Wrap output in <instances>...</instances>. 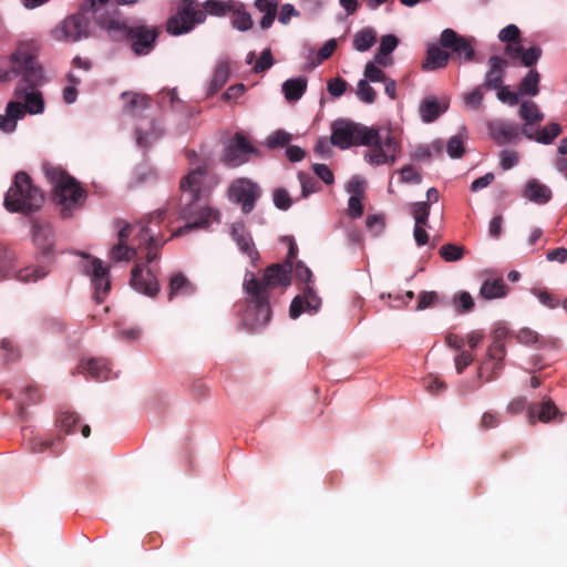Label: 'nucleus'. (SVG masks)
<instances>
[{
  "mask_svg": "<svg viewBox=\"0 0 567 567\" xmlns=\"http://www.w3.org/2000/svg\"><path fill=\"white\" fill-rule=\"evenodd\" d=\"M373 135L372 127L348 121H337L332 125L331 143L346 150L352 145L371 143Z\"/></svg>",
  "mask_w": 567,
  "mask_h": 567,
  "instance_id": "obj_10",
  "label": "nucleus"
},
{
  "mask_svg": "<svg viewBox=\"0 0 567 567\" xmlns=\"http://www.w3.org/2000/svg\"><path fill=\"white\" fill-rule=\"evenodd\" d=\"M291 271L292 265L286 262L269 266L261 280H257L254 272H246L244 289L248 306L243 317L244 326L254 330L269 322L271 317L269 291L277 287H288Z\"/></svg>",
  "mask_w": 567,
  "mask_h": 567,
  "instance_id": "obj_3",
  "label": "nucleus"
},
{
  "mask_svg": "<svg viewBox=\"0 0 567 567\" xmlns=\"http://www.w3.org/2000/svg\"><path fill=\"white\" fill-rule=\"evenodd\" d=\"M33 240L40 249L49 252L53 247V229L49 223L33 221L32 224Z\"/></svg>",
  "mask_w": 567,
  "mask_h": 567,
  "instance_id": "obj_26",
  "label": "nucleus"
},
{
  "mask_svg": "<svg viewBox=\"0 0 567 567\" xmlns=\"http://www.w3.org/2000/svg\"><path fill=\"white\" fill-rule=\"evenodd\" d=\"M449 59V52L440 48L437 44H431L427 48L426 59L423 63V69L426 71L442 69L447 64Z\"/></svg>",
  "mask_w": 567,
  "mask_h": 567,
  "instance_id": "obj_27",
  "label": "nucleus"
},
{
  "mask_svg": "<svg viewBox=\"0 0 567 567\" xmlns=\"http://www.w3.org/2000/svg\"><path fill=\"white\" fill-rule=\"evenodd\" d=\"M81 267L83 272L90 277L94 300L97 303L103 302L111 289L109 267L101 259L89 255H83Z\"/></svg>",
  "mask_w": 567,
  "mask_h": 567,
  "instance_id": "obj_13",
  "label": "nucleus"
},
{
  "mask_svg": "<svg viewBox=\"0 0 567 567\" xmlns=\"http://www.w3.org/2000/svg\"><path fill=\"white\" fill-rule=\"evenodd\" d=\"M522 196L536 205H545L551 200L553 192L546 184L532 178L523 188Z\"/></svg>",
  "mask_w": 567,
  "mask_h": 567,
  "instance_id": "obj_22",
  "label": "nucleus"
},
{
  "mask_svg": "<svg viewBox=\"0 0 567 567\" xmlns=\"http://www.w3.org/2000/svg\"><path fill=\"white\" fill-rule=\"evenodd\" d=\"M231 237L236 241L239 250L247 255L252 261L258 258V251L249 233L246 231L243 223H234L231 226Z\"/></svg>",
  "mask_w": 567,
  "mask_h": 567,
  "instance_id": "obj_24",
  "label": "nucleus"
},
{
  "mask_svg": "<svg viewBox=\"0 0 567 567\" xmlns=\"http://www.w3.org/2000/svg\"><path fill=\"white\" fill-rule=\"evenodd\" d=\"M488 131L498 144H507L517 141L520 136L522 130L516 123L495 120L488 123Z\"/></svg>",
  "mask_w": 567,
  "mask_h": 567,
  "instance_id": "obj_19",
  "label": "nucleus"
},
{
  "mask_svg": "<svg viewBox=\"0 0 567 567\" xmlns=\"http://www.w3.org/2000/svg\"><path fill=\"white\" fill-rule=\"evenodd\" d=\"M506 50L512 58H519L525 66H532L536 64L542 55V50L539 47H532L527 50H524L519 44H508Z\"/></svg>",
  "mask_w": 567,
  "mask_h": 567,
  "instance_id": "obj_29",
  "label": "nucleus"
},
{
  "mask_svg": "<svg viewBox=\"0 0 567 567\" xmlns=\"http://www.w3.org/2000/svg\"><path fill=\"white\" fill-rule=\"evenodd\" d=\"M443 153V142L434 140L429 144L419 145L413 152V157L417 161H424L431 157H439Z\"/></svg>",
  "mask_w": 567,
  "mask_h": 567,
  "instance_id": "obj_37",
  "label": "nucleus"
},
{
  "mask_svg": "<svg viewBox=\"0 0 567 567\" xmlns=\"http://www.w3.org/2000/svg\"><path fill=\"white\" fill-rule=\"evenodd\" d=\"M307 89V79L303 76L288 79L282 84V92L287 101L293 102L302 97Z\"/></svg>",
  "mask_w": 567,
  "mask_h": 567,
  "instance_id": "obj_30",
  "label": "nucleus"
},
{
  "mask_svg": "<svg viewBox=\"0 0 567 567\" xmlns=\"http://www.w3.org/2000/svg\"><path fill=\"white\" fill-rule=\"evenodd\" d=\"M79 369L81 373H85L97 381H106L116 377L105 359H89L83 361Z\"/></svg>",
  "mask_w": 567,
  "mask_h": 567,
  "instance_id": "obj_23",
  "label": "nucleus"
},
{
  "mask_svg": "<svg viewBox=\"0 0 567 567\" xmlns=\"http://www.w3.org/2000/svg\"><path fill=\"white\" fill-rule=\"evenodd\" d=\"M357 95L360 101L372 104L375 101L377 92L365 79L358 82Z\"/></svg>",
  "mask_w": 567,
  "mask_h": 567,
  "instance_id": "obj_45",
  "label": "nucleus"
},
{
  "mask_svg": "<svg viewBox=\"0 0 567 567\" xmlns=\"http://www.w3.org/2000/svg\"><path fill=\"white\" fill-rule=\"evenodd\" d=\"M274 64L272 55L270 49H266L261 52L258 61L254 65V71L256 73L265 72L266 70L270 69Z\"/></svg>",
  "mask_w": 567,
  "mask_h": 567,
  "instance_id": "obj_56",
  "label": "nucleus"
},
{
  "mask_svg": "<svg viewBox=\"0 0 567 567\" xmlns=\"http://www.w3.org/2000/svg\"><path fill=\"white\" fill-rule=\"evenodd\" d=\"M230 74V69L227 62L220 61L212 76L210 83H209V94L215 93L218 91L221 86L225 85V83L228 81Z\"/></svg>",
  "mask_w": 567,
  "mask_h": 567,
  "instance_id": "obj_39",
  "label": "nucleus"
},
{
  "mask_svg": "<svg viewBox=\"0 0 567 567\" xmlns=\"http://www.w3.org/2000/svg\"><path fill=\"white\" fill-rule=\"evenodd\" d=\"M519 95L520 94L518 92H513L507 86H501L497 92L498 100L511 106L518 103Z\"/></svg>",
  "mask_w": 567,
  "mask_h": 567,
  "instance_id": "obj_61",
  "label": "nucleus"
},
{
  "mask_svg": "<svg viewBox=\"0 0 567 567\" xmlns=\"http://www.w3.org/2000/svg\"><path fill=\"white\" fill-rule=\"evenodd\" d=\"M79 416L72 412H63L59 417V427L66 434L75 432V426L79 423Z\"/></svg>",
  "mask_w": 567,
  "mask_h": 567,
  "instance_id": "obj_48",
  "label": "nucleus"
},
{
  "mask_svg": "<svg viewBox=\"0 0 567 567\" xmlns=\"http://www.w3.org/2000/svg\"><path fill=\"white\" fill-rule=\"evenodd\" d=\"M489 70L485 76V86L489 89H499L503 83V69L505 68V60L499 56H492L488 61Z\"/></svg>",
  "mask_w": 567,
  "mask_h": 567,
  "instance_id": "obj_28",
  "label": "nucleus"
},
{
  "mask_svg": "<svg viewBox=\"0 0 567 567\" xmlns=\"http://www.w3.org/2000/svg\"><path fill=\"white\" fill-rule=\"evenodd\" d=\"M425 390L432 394L442 393L445 390V384L437 377L429 375L423 380Z\"/></svg>",
  "mask_w": 567,
  "mask_h": 567,
  "instance_id": "obj_58",
  "label": "nucleus"
},
{
  "mask_svg": "<svg viewBox=\"0 0 567 567\" xmlns=\"http://www.w3.org/2000/svg\"><path fill=\"white\" fill-rule=\"evenodd\" d=\"M69 85L63 90V101L66 104H72L76 101L78 90L76 86L80 84L81 79L78 78L73 72L68 74Z\"/></svg>",
  "mask_w": 567,
  "mask_h": 567,
  "instance_id": "obj_46",
  "label": "nucleus"
},
{
  "mask_svg": "<svg viewBox=\"0 0 567 567\" xmlns=\"http://www.w3.org/2000/svg\"><path fill=\"white\" fill-rule=\"evenodd\" d=\"M131 286L137 292L151 297L155 296L159 289L155 276L141 265H136L132 270Z\"/></svg>",
  "mask_w": 567,
  "mask_h": 567,
  "instance_id": "obj_18",
  "label": "nucleus"
},
{
  "mask_svg": "<svg viewBox=\"0 0 567 567\" xmlns=\"http://www.w3.org/2000/svg\"><path fill=\"white\" fill-rule=\"evenodd\" d=\"M557 413V408L550 400H545L540 405H532L528 409V419L532 423L536 420L548 422Z\"/></svg>",
  "mask_w": 567,
  "mask_h": 567,
  "instance_id": "obj_34",
  "label": "nucleus"
},
{
  "mask_svg": "<svg viewBox=\"0 0 567 567\" xmlns=\"http://www.w3.org/2000/svg\"><path fill=\"white\" fill-rule=\"evenodd\" d=\"M520 31L515 24H508L503 28L498 33V39L502 42H512L519 38Z\"/></svg>",
  "mask_w": 567,
  "mask_h": 567,
  "instance_id": "obj_62",
  "label": "nucleus"
},
{
  "mask_svg": "<svg viewBox=\"0 0 567 567\" xmlns=\"http://www.w3.org/2000/svg\"><path fill=\"white\" fill-rule=\"evenodd\" d=\"M371 143L363 144L369 150L364 153V161L371 166L393 165L401 152V145L389 130L373 128Z\"/></svg>",
  "mask_w": 567,
  "mask_h": 567,
  "instance_id": "obj_9",
  "label": "nucleus"
},
{
  "mask_svg": "<svg viewBox=\"0 0 567 567\" xmlns=\"http://www.w3.org/2000/svg\"><path fill=\"white\" fill-rule=\"evenodd\" d=\"M233 16V27L239 31H247L252 27V20L248 12L244 10L243 3L238 2L237 10H231Z\"/></svg>",
  "mask_w": 567,
  "mask_h": 567,
  "instance_id": "obj_41",
  "label": "nucleus"
},
{
  "mask_svg": "<svg viewBox=\"0 0 567 567\" xmlns=\"http://www.w3.org/2000/svg\"><path fill=\"white\" fill-rule=\"evenodd\" d=\"M447 155L453 158H461L465 152L464 142L460 136H452L446 143Z\"/></svg>",
  "mask_w": 567,
  "mask_h": 567,
  "instance_id": "obj_49",
  "label": "nucleus"
},
{
  "mask_svg": "<svg viewBox=\"0 0 567 567\" xmlns=\"http://www.w3.org/2000/svg\"><path fill=\"white\" fill-rule=\"evenodd\" d=\"M519 343L533 346L543 344V338L534 330L529 328H523L517 332L516 336Z\"/></svg>",
  "mask_w": 567,
  "mask_h": 567,
  "instance_id": "obj_51",
  "label": "nucleus"
},
{
  "mask_svg": "<svg viewBox=\"0 0 567 567\" xmlns=\"http://www.w3.org/2000/svg\"><path fill=\"white\" fill-rule=\"evenodd\" d=\"M48 274L44 267H19L12 252L0 257V280L16 279L20 282H34Z\"/></svg>",
  "mask_w": 567,
  "mask_h": 567,
  "instance_id": "obj_14",
  "label": "nucleus"
},
{
  "mask_svg": "<svg viewBox=\"0 0 567 567\" xmlns=\"http://www.w3.org/2000/svg\"><path fill=\"white\" fill-rule=\"evenodd\" d=\"M449 107L447 101H439L434 96L425 97L419 107L421 120L424 123L434 122Z\"/></svg>",
  "mask_w": 567,
  "mask_h": 567,
  "instance_id": "obj_25",
  "label": "nucleus"
},
{
  "mask_svg": "<svg viewBox=\"0 0 567 567\" xmlns=\"http://www.w3.org/2000/svg\"><path fill=\"white\" fill-rule=\"evenodd\" d=\"M377 42V32L372 28H363L355 32L352 40L353 49L358 52L370 50Z\"/></svg>",
  "mask_w": 567,
  "mask_h": 567,
  "instance_id": "obj_33",
  "label": "nucleus"
},
{
  "mask_svg": "<svg viewBox=\"0 0 567 567\" xmlns=\"http://www.w3.org/2000/svg\"><path fill=\"white\" fill-rule=\"evenodd\" d=\"M44 203L43 193L35 187L24 172L14 176L12 186L4 196V207L10 213H30L39 209Z\"/></svg>",
  "mask_w": 567,
  "mask_h": 567,
  "instance_id": "obj_8",
  "label": "nucleus"
},
{
  "mask_svg": "<svg viewBox=\"0 0 567 567\" xmlns=\"http://www.w3.org/2000/svg\"><path fill=\"white\" fill-rule=\"evenodd\" d=\"M45 177L52 185L53 199L64 217L70 216L74 209L80 208L85 200L86 193L76 179L58 166H45Z\"/></svg>",
  "mask_w": 567,
  "mask_h": 567,
  "instance_id": "obj_7",
  "label": "nucleus"
},
{
  "mask_svg": "<svg viewBox=\"0 0 567 567\" xmlns=\"http://www.w3.org/2000/svg\"><path fill=\"white\" fill-rule=\"evenodd\" d=\"M166 215L165 209H158L148 216L147 224L137 223L134 225L126 224L118 230V243L111 249V258L114 261H130L136 254V247L127 246L126 241L132 234L138 240V248L147 249V262H152L157 258L156 250H158L165 243L159 236L157 229L159 223L164 220Z\"/></svg>",
  "mask_w": 567,
  "mask_h": 567,
  "instance_id": "obj_5",
  "label": "nucleus"
},
{
  "mask_svg": "<svg viewBox=\"0 0 567 567\" xmlns=\"http://www.w3.org/2000/svg\"><path fill=\"white\" fill-rule=\"evenodd\" d=\"M207 178L205 167H197L185 175L181 181L182 207L181 217L187 220L186 225L172 234V237H179L194 228H205L212 223L218 221V212L213 210L206 200L204 187Z\"/></svg>",
  "mask_w": 567,
  "mask_h": 567,
  "instance_id": "obj_4",
  "label": "nucleus"
},
{
  "mask_svg": "<svg viewBox=\"0 0 567 567\" xmlns=\"http://www.w3.org/2000/svg\"><path fill=\"white\" fill-rule=\"evenodd\" d=\"M256 150L241 133H236L233 141L227 145L224 151L223 159L231 166H239L249 159V156L255 154Z\"/></svg>",
  "mask_w": 567,
  "mask_h": 567,
  "instance_id": "obj_17",
  "label": "nucleus"
},
{
  "mask_svg": "<svg viewBox=\"0 0 567 567\" xmlns=\"http://www.w3.org/2000/svg\"><path fill=\"white\" fill-rule=\"evenodd\" d=\"M483 93L481 89H474L464 96V104L467 109L477 110L482 105Z\"/></svg>",
  "mask_w": 567,
  "mask_h": 567,
  "instance_id": "obj_59",
  "label": "nucleus"
},
{
  "mask_svg": "<svg viewBox=\"0 0 567 567\" xmlns=\"http://www.w3.org/2000/svg\"><path fill=\"white\" fill-rule=\"evenodd\" d=\"M291 141V135L282 130H278L267 137L266 144L268 147L274 148L277 146H285Z\"/></svg>",
  "mask_w": 567,
  "mask_h": 567,
  "instance_id": "obj_52",
  "label": "nucleus"
},
{
  "mask_svg": "<svg viewBox=\"0 0 567 567\" xmlns=\"http://www.w3.org/2000/svg\"><path fill=\"white\" fill-rule=\"evenodd\" d=\"M399 39L394 34H385L380 39L379 50L389 55L398 48Z\"/></svg>",
  "mask_w": 567,
  "mask_h": 567,
  "instance_id": "obj_57",
  "label": "nucleus"
},
{
  "mask_svg": "<svg viewBox=\"0 0 567 567\" xmlns=\"http://www.w3.org/2000/svg\"><path fill=\"white\" fill-rule=\"evenodd\" d=\"M121 97L127 100L124 105V112L132 116L140 114L148 106V99L140 93L124 92L121 94Z\"/></svg>",
  "mask_w": 567,
  "mask_h": 567,
  "instance_id": "obj_35",
  "label": "nucleus"
},
{
  "mask_svg": "<svg viewBox=\"0 0 567 567\" xmlns=\"http://www.w3.org/2000/svg\"><path fill=\"white\" fill-rule=\"evenodd\" d=\"M364 185L365 182L362 178L355 176L348 183L347 192L350 194V196L361 197L364 192Z\"/></svg>",
  "mask_w": 567,
  "mask_h": 567,
  "instance_id": "obj_64",
  "label": "nucleus"
},
{
  "mask_svg": "<svg viewBox=\"0 0 567 567\" xmlns=\"http://www.w3.org/2000/svg\"><path fill=\"white\" fill-rule=\"evenodd\" d=\"M150 128L151 131L147 133H144L143 125H138L136 128V144L140 147L146 148L152 143L157 141L162 135V130L157 127V125L154 122H150Z\"/></svg>",
  "mask_w": 567,
  "mask_h": 567,
  "instance_id": "obj_40",
  "label": "nucleus"
},
{
  "mask_svg": "<svg viewBox=\"0 0 567 567\" xmlns=\"http://www.w3.org/2000/svg\"><path fill=\"white\" fill-rule=\"evenodd\" d=\"M440 256L447 262L458 261L464 256V248L454 244H445L440 248Z\"/></svg>",
  "mask_w": 567,
  "mask_h": 567,
  "instance_id": "obj_43",
  "label": "nucleus"
},
{
  "mask_svg": "<svg viewBox=\"0 0 567 567\" xmlns=\"http://www.w3.org/2000/svg\"><path fill=\"white\" fill-rule=\"evenodd\" d=\"M367 227L373 236H380L385 227L384 217L382 215H370L367 217Z\"/></svg>",
  "mask_w": 567,
  "mask_h": 567,
  "instance_id": "obj_54",
  "label": "nucleus"
},
{
  "mask_svg": "<svg viewBox=\"0 0 567 567\" xmlns=\"http://www.w3.org/2000/svg\"><path fill=\"white\" fill-rule=\"evenodd\" d=\"M100 24L109 31H122L127 33L132 40V50L137 55H145L151 52L154 41L156 39V32L153 29L144 28H128L120 18H110L101 20Z\"/></svg>",
  "mask_w": 567,
  "mask_h": 567,
  "instance_id": "obj_11",
  "label": "nucleus"
},
{
  "mask_svg": "<svg viewBox=\"0 0 567 567\" xmlns=\"http://www.w3.org/2000/svg\"><path fill=\"white\" fill-rule=\"evenodd\" d=\"M410 210L414 218V225H427L430 216V206L427 202H416L410 205Z\"/></svg>",
  "mask_w": 567,
  "mask_h": 567,
  "instance_id": "obj_42",
  "label": "nucleus"
},
{
  "mask_svg": "<svg viewBox=\"0 0 567 567\" xmlns=\"http://www.w3.org/2000/svg\"><path fill=\"white\" fill-rule=\"evenodd\" d=\"M519 162V155L514 150H503L499 154V167L508 171L515 167Z\"/></svg>",
  "mask_w": 567,
  "mask_h": 567,
  "instance_id": "obj_50",
  "label": "nucleus"
},
{
  "mask_svg": "<svg viewBox=\"0 0 567 567\" xmlns=\"http://www.w3.org/2000/svg\"><path fill=\"white\" fill-rule=\"evenodd\" d=\"M298 179L301 185L302 197H307L310 194L316 193L318 190V183L309 174L299 173Z\"/></svg>",
  "mask_w": 567,
  "mask_h": 567,
  "instance_id": "obj_53",
  "label": "nucleus"
},
{
  "mask_svg": "<svg viewBox=\"0 0 567 567\" xmlns=\"http://www.w3.org/2000/svg\"><path fill=\"white\" fill-rule=\"evenodd\" d=\"M228 196L231 202L241 206L245 214H248L254 209L259 197V187L248 178H238L229 186Z\"/></svg>",
  "mask_w": 567,
  "mask_h": 567,
  "instance_id": "obj_15",
  "label": "nucleus"
},
{
  "mask_svg": "<svg viewBox=\"0 0 567 567\" xmlns=\"http://www.w3.org/2000/svg\"><path fill=\"white\" fill-rule=\"evenodd\" d=\"M539 72L535 69L529 70L519 83L518 93L520 95L536 96L539 92Z\"/></svg>",
  "mask_w": 567,
  "mask_h": 567,
  "instance_id": "obj_36",
  "label": "nucleus"
},
{
  "mask_svg": "<svg viewBox=\"0 0 567 567\" xmlns=\"http://www.w3.org/2000/svg\"><path fill=\"white\" fill-rule=\"evenodd\" d=\"M21 75L22 80L14 89V100L6 107V114L0 115V130L12 133L17 123L25 114L38 115L44 112V99L35 87L42 79V69L38 64L32 43L21 42L7 59V69H0V80L8 81Z\"/></svg>",
  "mask_w": 567,
  "mask_h": 567,
  "instance_id": "obj_1",
  "label": "nucleus"
},
{
  "mask_svg": "<svg viewBox=\"0 0 567 567\" xmlns=\"http://www.w3.org/2000/svg\"><path fill=\"white\" fill-rule=\"evenodd\" d=\"M503 334V331H496L494 340L487 351L489 359L495 360L497 362L502 361L503 358L505 357V348L502 341Z\"/></svg>",
  "mask_w": 567,
  "mask_h": 567,
  "instance_id": "obj_44",
  "label": "nucleus"
},
{
  "mask_svg": "<svg viewBox=\"0 0 567 567\" xmlns=\"http://www.w3.org/2000/svg\"><path fill=\"white\" fill-rule=\"evenodd\" d=\"M363 79L368 80L370 83H384L388 76L380 66L374 65L373 62H368L364 66Z\"/></svg>",
  "mask_w": 567,
  "mask_h": 567,
  "instance_id": "obj_47",
  "label": "nucleus"
},
{
  "mask_svg": "<svg viewBox=\"0 0 567 567\" xmlns=\"http://www.w3.org/2000/svg\"><path fill=\"white\" fill-rule=\"evenodd\" d=\"M237 7L236 0H207L203 8L198 6L197 0H182L177 13L167 20L166 30L173 35L188 33L195 25L205 21L207 13L220 17L237 10Z\"/></svg>",
  "mask_w": 567,
  "mask_h": 567,
  "instance_id": "obj_6",
  "label": "nucleus"
},
{
  "mask_svg": "<svg viewBox=\"0 0 567 567\" xmlns=\"http://www.w3.org/2000/svg\"><path fill=\"white\" fill-rule=\"evenodd\" d=\"M291 271L292 265L286 262L269 266L261 280H257L254 272H246L244 289L248 306L243 317L244 326L254 330L269 322L271 317L269 291L277 287H288Z\"/></svg>",
  "mask_w": 567,
  "mask_h": 567,
  "instance_id": "obj_2",
  "label": "nucleus"
},
{
  "mask_svg": "<svg viewBox=\"0 0 567 567\" xmlns=\"http://www.w3.org/2000/svg\"><path fill=\"white\" fill-rule=\"evenodd\" d=\"M90 22L83 13H74L50 30V37L56 42L75 43L89 37Z\"/></svg>",
  "mask_w": 567,
  "mask_h": 567,
  "instance_id": "obj_12",
  "label": "nucleus"
},
{
  "mask_svg": "<svg viewBox=\"0 0 567 567\" xmlns=\"http://www.w3.org/2000/svg\"><path fill=\"white\" fill-rule=\"evenodd\" d=\"M347 87V82L340 78L332 79L328 82V92L334 96H341Z\"/></svg>",
  "mask_w": 567,
  "mask_h": 567,
  "instance_id": "obj_63",
  "label": "nucleus"
},
{
  "mask_svg": "<svg viewBox=\"0 0 567 567\" xmlns=\"http://www.w3.org/2000/svg\"><path fill=\"white\" fill-rule=\"evenodd\" d=\"M454 305L460 311H470L474 307L472 296L463 291L454 297Z\"/></svg>",
  "mask_w": 567,
  "mask_h": 567,
  "instance_id": "obj_60",
  "label": "nucleus"
},
{
  "mask_svg": "<svg viewBox=\"0 0 567 567\" xmlns=\"http://www.w3.org/2000/svg\"><path fill=\"white\" fill-rule=\"evenodd\" d=\"M560 125L558 123H550L542 128L533 130L532 137L527 138L539 144L549 145L560 135Z\"/></svg>",
  "mask_w": 567,
  "mask_h": 567,
  "instance_id": "obj_32",
  "label": "nucleus"
},
{
  "mask_svg": "<svg viewBox=\"0 0 567 567\" xmlns=\"http://www.w3.org/2000/svg\"><path fill=\"white\" fill-rule=\"evenodd\" d=\"M274 204L277 208L287 210L291 206V198L288 192L284 188H277L274 192Z\"/></svg>",
  "mask_w": 567,
  "mask_h": 567,
  "instance_id": "obj_55",
  "label": "nucleus"
},
{
  "mask_svg": "<svg viewBox=\"0 0 567 567\" xmlns=\"http://www.w3.org/2000/svg\"><path fill=\"white\" fill-rule=\"evenodd\" d=\"M480 293L488 300L502 298L506 295V286L503 279L486 280L483 282Z\"/></svg>",
  "mask_w": 567,
  "mask_h": 567,
  "instance_id": "obj_38",
  "label": "nucleus"
},
{
  "mask_svg": "<svg viewBox=\"0 0 567 567\" xmlns=\"http://www.w3.org/2000/svg\"><path fill=\"white\" fill-rule=\"evenodd\" d=\"M440 43L442 47L452 49L460 60L468 62L473 60L475 51L472 40L457 34L453 29H444L441 33Z\"/></svg>",
  "mask_w": 567,
  "mask_h": 567,
  "instance_id": "obj_16",
  "label": "nucleus"
},
{
  "mask_svg": "<svg viewBox=\"0 0 567 567\" xmlns=\"http://www.w3.org/2000/svg\"><path fill=\"white\" fill-rule=\"evenodd\" d=\"M518 116L524 122L522 134L525 137H532L533 126L544 120V113L533 101H524L520 103Z\"/></svg>",
  "mask_w": 567,
  "mask_h": 567,
  "instance_id": "obj_21",
  "label": "nucleus"
},
{
  "mask_svg": "<svg viewBox=\"0 0 567 567\" xmlns=\"http://www.w3.org/2000/svg\"><path fill=\"white\" fill-rule=\"evenodd\" d=\"M321 306V299L316 295L311 287H307L301 296L293 298L290 305L289 315L297 319L303 311L316 312Z\"/></svg>",
  "mask_w": 567,
  "mask_h": 567,
  "instance_id": "obj_20",
  "label": "nucleus"
},
{
  "mask_svg": "<svg viewBox=\"0 0 567 567\" xmlns=\"http://www.w3.org/2000/svg\"><path fill=\"white\" fill-rule=\"evenodd\" d=\"M194 290L193 284L182 272H177L171 277L168 293L171 300L177 296L192 295Z\"/></svg>",
  "mask_w": 567,
  "mask_h": 567,
  "instance_id": "obj_31",
  "label": "nucleus"
}]
</instances>
